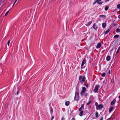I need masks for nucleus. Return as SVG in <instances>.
I'll return each mask as SVG.
<instances>
[{
	"instance_id": "f257e3e1",
	"label": "nucleus",
	"mask_w": 120,
	"mask_h": 120,
	"mask_svg": "<svg viewBox=\"0 0 120 120\" xmlns=\"http://www.w3.org/2000/svg\"><path fill=\"white\" fill-rule=\"evenodd\" d=\"M86 90V89L85 87H82V90L81 92L80 95L81 97H82L84 95L86 98L87 96L88 95L87 93H85V92Z\"/></svg>"
},
{
	"instance_id": "f03ea898",
	"label": "nucleus",
	"mask_w": 120,
	"mask_h": 120,
	"mask_svg": "<svg viewBox=\"0 0 120 120\" xmlns=\"http://www.w3.org/2000/svg\"><path fill=\"white\" fill-rule=\"evenodd\" d=\"M86 78L85 76H83L81 75L80 76L79 78L78 82H79L81 84H82L85 81Z\"/></svg>"
},
{
	"instance_id": "7ed1b4c3",
	"label": "nucleus",
	"mask_w": 120,
	"mask_h": 120,
	"mask_svg": "<svg viewBox=\"0 0 120 120\" xmlns=\"http://www.w3.org/2000/svg\"><path fill=\"white\" fill-rule=\"evenodd\" d=\"M79 93L78 92L75 93L74 97V100L77 101L79 99Z\"/></svg>"
},
{
	"instance_id": "20e7f679",
	"label": "nucleus",
	"mask_w": 120,
	"mask_h": 120,
	"mask_svg": "<svg viewBox=\"0 0 120 120\" xmlns=\"http://www.w3.org/2000/svg\"><path fill=\"white\" fill-rule=\"evenodd\" d=\"M101 1V0H96L93 3V5H94L96 3H97L99 5H101L102 3V2Z\"/></svg>"
},
{
	"instance_id": "39448f33",
	"label": "nucleus",
	"mask_w": 120,
	"mask_h": 120,
	"mask_svg": "<svg viewBox=\"0 0 120 120\" xmlns=\"http://www.w3.org/2000/svg\"><path fill=\"white\" fill-rule=\"evenodd\" d=\"M86 61L85 59H84L83 60L81 66V68H84V67H83V65L86 63Z\"/></svg>"
},
{
	"instance_id": "423d86ee",
	"label": "nucleus",
	"mask_w": 120,
	"mask_h": 120,
	"mask_svg": "<svg viewBox=\"0 0 120 120\" xmlns=\"http://www.w3.org/2000/svg\"><path fill=\"white\" fill-rule=\"evenodd\" d=\"M99 87V86L98 85H96V86L95 89L94 90V91L95 92L98 93V88Z\"/></svg>"
},
{
	"instance_id": "0eeeda50",
	"label": "nucleus",
	"mask_w": 120,
	"mask_h": 120,
	"mask_svg": "<svg viewBox=\"0 0 120 120\" xmlns=\"http://www.w3.org/2000/svg\"><path fill=\"white\" fill-rule=\"evenodd\" d=\"M84 109V104H83L82 105L81 107L79 109V111H82V110H83Z\"/></svg>"
},
{
	"instance_id": "6e6552de",
	"label": "nucleus",
	"mask_w": 120,
	"mask_h": 120,
	"mask_svg": "<svg viewBox=\"0 0 120 120\" xmlns=\"http://www.w3.org/2000/svg\"><path fill=\"white\" fill-rule=\"evenodd\" d=\"M101 46V43L100 42H99L97 44L96 46V48L97 49H99L100 48Z\"/></svg>"
},
{
	"instance_id": "1a4fd4ad",
	"label": "nucleus",
	"mask_w": 120,
	"mask_h": 120,
	"mask_svg": "<svg viewBox=\"0 0 120 120\" xmlns=\"http://www.w3.org/2000/svg\"><path fill=\"white\" fill-rule=\"evenodd\" d=\"M116 98H115L114 99V100H113V101H112L111 103V105H114L115 102H116Z\"/></svg>"
},
{
	"instance_id": "9d476101",
	"label": "nucleus",
	"mask_w": 120,
	"mask_h": 120,
	"mask_svg": "<svg viewBox=\"0 0 120 120\" xmlns=\"http://www.w3.org/2000/svg\"><path fill=\"white\" fill-rule=\"evenodd\" d=\"M95 30H97L98 28V26L96 23H95L93 25L92 27Z\"/></svg>"
},
{
	"instance_id": "9b49d317",
	"label": "nucleus",
	"mask_w": 120,
	"mask_h": 120,
	"mask_svg": "<svg viewBox=\"0 0 120 120\" xmlns=\"http://www.w3.org/2000/svg\"><path fill=\"white\" fill-rule=\"evenodd\" d=\"M98 109H101L103 108V106L102 104H100L98 105Z\"/></svg>"
},
{
	"instance_id": "f8f14e48",
	"label": "nucleus",
	"mask_w": 120,
	"mask_h": 120,
	"mask_svg": "<svg viewBox=\"0 0 120 120\" xmlns=\"http://www.w3.org/2000/svg\"><path fill=\"white\" fill-rule=\"evenodd\" d=\"M89 82L87 83L86 82V83L84 84V86H86V87L87 88L89 86Z\"/></svg>"
},
{
	"instance_id": "ddd939ff",
	"label": "nucleus",
	"mask_w": 120,
	"mask_h": 120,
	"mask_svg": "<svg viewBox=\"0 0 120 120\" xmlns=\"http://www.w3.org/2000/svg\"><path fill=\"white\" fill-rule=\"evenodd\" d=\"M91 23H92V22H91V21L89 22H88L87 24H86L85 25L86 26H89L90 25Z\"/></svg>"
},
{
	"instance_id": "4468645a",
	"label": "nucleus",
	"mask_w": 120,
	"mask_h": 120,
	"mask_svg": "<svg viewBox=\"0 0 120 120\" xmlns=\"http://www.w3.org/2000/svg\"><path fill=\"white\" fill-rule=\"evenodd\" d=\"M110 59V56H107L106 58V60L107 61H109Z\"/></svg>"
},
{
	"instance_id": "2eb2a0df",
	"label": "nucleus",
	"mask_w": 120,
	"mask_h": 120,
	"mask_svg": "<svg viewBox=\"0 0 120 120\" xmlns=\"http://www.w3.org/2000/svg\"><path fill=\"white\" fill-rule=\"evenodd\" d=\"M110 31V30L109 29H108V30H106L105 31V35H106V34H107Z\"/></svg>"
},
{
	"instance_id": "dca6fc26",
	"label": "nucleus",
	"mask_w": 120,
	"mask_h": 120,
	"mask_svg": "<svg viewBox=\"0 0 120 120\" xmlns=\"http://www.w3.org/2000/svg\"><path fill=\"white\" fill-rule=\"evenodd\" d=\"M102 26L103 28H105V27L106 23L105 22L103 23L102 24Z\"/></svg>"
},
{
	"instance_id": "f3484780",
	"label": "nucleus",
	"mask_w": 120,
	"mask_h": 120,
	"mask_svg": "<svg viewBox=\"0 0 120 120\" xmlns=\"http://www.w3.org/2000/svg\"><path fill=\"white\" fill-rule=\"evenodd\" d=\"M69 101H67L65 102V104L66 106H68L69 105Z\"/></svg>"
},
{
	"instance_id": "a211bd4d",
	"label": "nucleus",
	"mask_w": 120,
	"mask_h": 120,
	"mask_svg": "<svg viewBox=\"0 0 120 120\" xmlns=\"http://www.w3.org/2000/svg\"><path fill=\"white\" fill-rule=\"evenodd\" d=\"M95 116L96 118H98V117L99 114L98 112H96L95 113Z\"/></svg>"
},
{
	"instance_id": "6ab92c4d",
	"label": "nucleus",
	"mask_w": 120,
	"mask_h": 120,
	"mask_svg": "<svg viewBox=\"0 0 120 120\" xmlns=\"http://www.w3.org/2000/svg\"><path fill=\"white\" fill-rule=\"evenodd\" d=\"M83 111H81L80 112V113L79 114V115L80 116H82L83 113Z\"/></svg>"
},
{
	"instance_id": "aec40b11",
	"label": "nucleus",
	"mask_w": 120,
	"mask_h": 120,
	"mask_svg": "<svg viewBox=\"0 0 120 120\" xmlns=\"http://www.w3.org/2000/svg\"><path fill=\"white\" fill-rule=\"evenodd\" d=\"M119 36L118 35H116L114 36L113 37L114 38H118Z\"/></svg>"
},
{
	"instance_id": "412c9836",
	"label": "nucleus",
	"mask_w": 120,
	"mask_h": 120,
	"mask_svg": "<svg viewBox=\"0 0 120 120\" xmlns=\"http://www.w3.org/2000/svg\"><path fill=\"white\" fill-rule=\"evenodd\" d=\"M100 17L101 18H105L106 17V16L104 15H100Z\"/></svg>"
},
{
	"instance_id": "4be33fe9",
	"label": "nucleus",
	"mask_w": 120,
	"mask_h": 120,
	"mask_svg": "<svg viewBox=\"0 0 120 120\" xmlns=\"http://www.w3.org/2000/svg\"><path fill=\"white\" fill-rule=\"evenodd\" d=\"M98 103L97 102H96L95 103V105H96V109L97 110H98Z\"/></svg>"
},
{
	"instance_id": "5701e85b",
	"label": "nucleus",
	"mask_w": 120,
	"mask_h": 120,
	"mask_svg": "<svg viewBox=\"0 0 120 120\" xmlns=\"http://www.w3.org/2000/svg\"><path fill=\"white\" fill-rule=\"evenodd\" d=\"M113 109V107L110 108L109 109V112L110 113L112 111V110Z\"/></svg>"
},
{
	"instance_id": "b1692460",
	"label": "nucleus",
	"mask_w": 120,
	"mask_h": 120,
	"mask_svg": "<svg viewBox=\"0 0 120 120\" xmlns=\"http://www.w3.org/2000/svg\"><path fill=\"white\" fill-rule=\"evenodd\" d=\"M116 32L117 33L120 32V29L118 28H117L116 30Z\"/></svg>"
},
{
	"instance_id": "393cba45",
	"label": "nucleus",
	"mask_w": 120,
	"mask_h": 120,
	"mask_svg": "<svg viewBox=\"0 0 120 120\" xmlns=\"http://www.w3.org/2000/svg\"><path fill=\"white\" fill-rule=\"evenodd\" d=\"M106 74L105 72H103L101 75V76L103 77H104L106 75Z\"/></svg>"
},
{
	"instance_id": "a878e982",
	"label": "nucleus",
	"mask_w": 120,
	"mask_h": 120,
	"mask_svg": "<svg viewBox=\"0 0 120 120\" xmlns=\"http://www.w3.org/2000/svg\"><path fill=\"white\" fill-rule=\"evenodd\" d=\"M109 8V7L108 6H106L105 7V11H107L108 10Z\"/></svg>"
},
{
	"instance_id": "bb28decb",
	"label": "nucleus",
	"mask_w": 120,
	"mask_h": 120,
	"mask_svg": "<svg viewBox=\"0 0 120 120\" xmlns=\"http://www.w3.org/2000/svg\"><path fill=\"white\" fill-rule=\"evenodd\" d=\"M92 102V101L91 100H90V101H89L88 103H87V105H89Z\"/></svg>"
},
{
	"instance_id": "cd10ccee",
	"label": "nucleus",
	"mask_w": 120,
	"mask_h": 120,
	"mask_svg": "<svg viewBox=\"0 0 120 120\" xmlns=\"http://www.w3.org/2000/svg\"><path fill=\"white\" fill-rule=\"evenodd\" d=\"M117 8H120V4H119L117 6Z\"/></svg>"
},
{
	"instance_id": "c85d7f7f",
	"label": "nucleus",
	"mask_w": 120,
	"mask_h": 120,
	"mask_svg": "<svg viewBox=\"0 0 120 120\" xmlns=\"http://www.w3.org/2000/svg\"><path fill=\"white\" fill-rule=\"evenodd\" d=\"M10 41V40H9L7 42V45L8 46L9 45Z\"/></svg>"
},
{
	"instance_id": "c756f323",
	"label": "nucleus",
	"mask_w": 120,
	"mask_h": 120,
	"mask_svg": "<svg viewBox=\"0 0 120 120\" xmlns=\"http://www.w3.org/2000/svg\"><path fill=\"white\" fill-rule=\"evenodd\" d=\"M9 11H7L6 12V13H5V16H6V15H7V14H8V13H9Z\"/></svg>"
},
{
	"instance_id": "7c9ffc66",
	"label": "nucleus",
	"mask_w": 120,
	"mask_h": 120,
	"mask_svg": "<svg viewBox=\"0 0 120 120\" xmlns=\"http://www.w3.org/2000/svg\"><path fill=\"white\" fill-rule=\"evenodd\" d=\"M120 49V47H119V48H118V49L117 50L116 52V53H117L119 52V51Z\"/></svg>"
},
{
	"instance_id": "2f4dec72",
	"label": "nucleus",
	"mask_w": 120,
	"mask_h": 120,
	"mask_svg": "<svg viewBox=\"0 0 120 120\" xmlns=\"http://www.w3.org/2000/svg\"><path fill=\"white\" fill-rule=\"evenodd\" d=\"M54 118V116H52L51 118V120H52Z\"/></svg>"
},
{
	"instance_id": "473e14b6",
	"label": "nucleus",
	"mask_w": 120,
	"mask_h": 120,
	"mask_svg": "<svg viewBox=\"0 0 120 120\" xmlns=\"http://www.w3.org/2000/svg\"><path fill=\"white\" fill-rule=\"evenodd\" d=\"M103 117H102L101 118V119L100 120H103Z\"/></svg>"
},
{
	"instance_id": "72a5a7b5",
	"label": "nucleus",
	"mask_w": 120,
	"mask_h": 120,
	"mask_svg": "<svg viewBox=\"0 0 120 120\" xmlns=\"http://www.w3.org/2000/svg\"><path fill=\"white\" fill-rule=\"evenodd\" d=\"M71 120H75V118H72Z\"/></svg>"
},
{
	"instance_id": "f704fd0d",
	"label": "nucleus",
	"mask_w": 120,
	"mask_h": 120,
	"mask_svg": "<svg viewBox=\"0 0 120 120\" xmlns=\"http://www.w3.org/2000/svg\"><path fill=\"white\" fill-rule=\"evenodd\" d=\"M51 112H53V110L52 109H51Z\"/></svg>"
},
{
	"instance_id": "c9c22d12",
	"label": "nucleus",
	"mask_w": 120,
	"mask_h": 120,
	"mask_svg": "<svg viewBox=\"0 0 120 120\" xmlns=\"http://www.w3.org/2000/svg\"><path fill=\"white\" fill-rule=\"evenodd\" d=\"M118 18L120 19V15H119L118 16Z\"/></svg>"
},
{
	"instance_id": "e433bc0d",
	"label": "nucleus",
	"mask_w": 120,
	"mask_h": 120,
	"mask_svg": "<svg viewBox=\"0 0 120 120\" xmlns=\"http://www.w3.org/2000/svg\"><path fill=\"white\" fill-rule=\"evenodd\" d=\"M110 0H105V1L106 2H107L108 1H109Z\"/></svg>"
},
{
	"instance_id": "4c0bfd02",
	"label": "nucleus",
	"mask_w": 120,
	"mask_h": 120,
	"mask_svg": "<svg viewBox=\"0 0 120 120\" xmlns=\"http://www.w3.org/2000/svg\"><path fill=\"white\" fill-rule=\"evenodd\" d=\"M19 92V90L17 91V95H18V94Z\"/></svg>"
},
{
	"instance_id": "58836bf2",
	"label": "nucleus",
	"mask_w": 120,
	"mask_h": 120,
	"mask_svg": "<svg viewBox=\"0 0 120 120\" xmlns=\"http://www.w3.org/2000/svg\"><path fill=\"white\" fill-rule=\"evenodd\" d=\"M64 119V118L63 117L62 118L61 120H63Z\"/></svg>"
},
{
	"instance_id": "ea45409f",
	"label": "nucleus",
	"mask_w": 120,
	"mask_h": 120,
	"mask_svg": "<svg viewBox=\"0 0 120 120\" xmlns=\"http://www.w3.org/2000/svg\"><path fill=\"white\" fill-rule=\"evenodd\" d=\"M17 0H15V2H14L15 3L17 1Z\"/></svg>"
},
{
	"instance_id": "a19ab883",
	"label": "nucleus",
	"mask_w": 120,
	"mask_h": 120,
	"mask_svg": "<svg viewBox=\"0 0 120 120\" xmlns=\"http://www.w3.org/2000/svg\"><path fill=\"white\" fill-rule=\"evenodd\" d=\"M15 3L14 2V3L13 6H13L14 5H15Z\"/></svg>"
},
{
	"instance_id": "79ce46f5",
	"label": "nucleus",
	"mask_w": 120,
	"mask_h": 120,
	"mask_svg": "<svg viewBox=\"0 0 120 120\" xmlns=\"http://www.w3.org/2000/svg\"><path fill=\"white\" fill-rule=\"evenodd\" d=\"M109 74H110V70H109Z\"/></svg>"
},
{
	"instance_id": "37998d69",
	"label": "nucleus",
	"mask_w": 120,
	"mask_h": 120,
	"mask_svg": "<svg viewBox=\"0 0 120 120\" xmlns=\"http://www.w3.org/2000/svg\"><path fill=\"white\" fill-rule=\"evenodd\" d=\"M111 118V117H110L108 119L109 120V119H110Z\"/></svg>"
},
{
	"instance_id": "c03bdc74",
	"label": "nucleus",
	"mask_w": 120,
	"mask_h": 120,
	"mask_svg": "<svg viewBox=\"0 0 120 120\" xmlns=\"http://www.w3.org/2000/svg\"><path fill=\"white\" fill-rule=\"evenodd\" d=\"M113 82V81H112H112H111V82Z\"/></svg>"
},
{
	"instance_id": "a18cd8bd",
	"label": "nucleus",
	"mask_w": 120,
	"mask_h": 120,
	"mask_svg": "<svg viewBox=\"0 0 120 120\" xmlns=\"http://www.w3.org/2000/svg\"><path fill=\"white\" fill-rule=\"evenodd\" d=\"M113 82V81H112H112H111V82Z\"/></svg>"
},
{
	"instance_id": "49530a36",
	"label": "nucleus",
	"mask_w": 120,
	"mask_h": 120,
	"mask_svg": "<svg viewBox=\"0 0 120 120\" xmlns=\"http://www.w3.org/2000/svg\"><path fill=\"white\" fill-rule=\"evenodd\" d=\"M87 81V80H86V82Z\"/></svg>"
},
{
	"instance_id": "de8ad7c7",
	"label": "nucleus",
	"mask_w": 120,
	"mask_h": 120,
	"mask_svg": "<svg viewBox=\"0 0 120 120\" xmlns=\"http://www.w3.org/2000/svg\"><path fill=\"white\" fill-rule=\"evenodd\" d=\"M119 27L120 28V26H119Z\"/></svg>"
}]
</instances>
